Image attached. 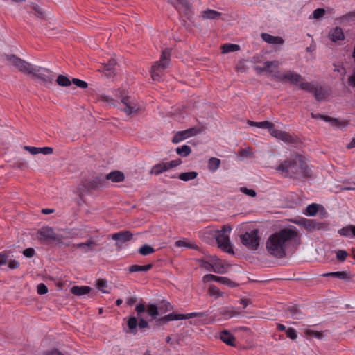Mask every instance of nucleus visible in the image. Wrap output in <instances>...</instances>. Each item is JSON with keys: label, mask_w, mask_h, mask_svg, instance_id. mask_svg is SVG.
<instances>
[{"label": "nucleus", "mask_w": 355, "mask_h": 355, "mask_svg": "<svg viewBox=\"0 0 355 355\" xmlns=\"http://www.w3.org/2000/svg\"><path fill=\"white\" fill-rule=\"evenodd\" d=\"M298 85L301 89L305 90V91L311 92V93H313L315 88L316 87L313 84L305 81L303 78H302V80L300 82Z\"/></svg>", "instance_id": "33"}, {"label": "nucleus", "mask_w": 355, "mask_h": 355, "mask_svg": "<svg viewBox=\"0 0 355 355\" xmlns=\"http://www.w3.org/2000/svg\"><path fill=\"white\" fill-rule=\"evenodd\" d=\"M307 336H314L318 339H322L323 338V334L321 331H317L312 329H308L305 332Z\"/></svg>", "instance_id": "51"}, {"label": "nucleus", "mask_w": 355, "mask_h": 355, "mask_svg": "<svg viewBox=\"0 0 355 355\" xmlns=\"http://www.w3.org/2000/svg\"><path fill=\"white\" fill-rule=\"evenodd\" d=\"M96 243L93 240H89L85 243H80L78 244H75L74 247L76 248H83L85 252H87L88 251H91L93 250V246L96 245Z\"/></svg>", "instance_id": "28"}, {"label": "nucleus", "mask_w": 355, "mask_h": 355, "mask_svg": "<svg viewBox=\"0 0 355 355\" xmlns=\"http://www.w3.org/2000/svg\"><path fill=\"white\" fill-rule=\"evenodd\" d=\"M104 182V179H101L100 177H96L92 180L90 185L89 186L86 185V182H83V184L79 187V195L82 196L83 193L88 192L90 189H95L101 186Z\"/></svg>", "instance_id": "14"}, {"label": "nucleus", "mask_w": 355, "mask_h": 355, "mask_svg": "<svg viewBox=\"0 0 355 355\" xmlns=\"http://www.w3.org/2000/svg\"><path fill=\"white\" fill-rule=\"evenodd\" d=\"M37 291L40 295H44L48 292V288L44 284L40 283L37 285Z\"/></svg>", "instance_id": "56"}, {"label": "nucleus", "mask_w": 355, "mask_h": 355, "mask_svg": "<svg viewBox=\"0 0 355 355\" xmlns=\"http://www.w3.org/2000/svg\"><path fill=\"white\" fill-rule=\"evenodd\" d=\"M240 190L244 194L251 197H255L257 195V193L254 189H248L246 187H241Z\"/></svg>", "instance_id": "53"}, {"label": "nucleus", "mask_w": 355, "mask_h": 355, "mask_svg": "<svg viewBox=\"0 0 355 355\" xmlns=\"http://www.w3.org/2000/svg\"><path fill=\"white\" fill-rule=\"evenodd\" d=\"M96 286L98 290L101 291L104 293H109L108 291L105 290L107 287V282L105 279H100L96 282Z\"/></svg>", "instance_id": "45"}, {"label": "nucleus", "mask_w": 355, "mask_h": 355, "mask_svg": "<svg viewBox=\"0 0 355 355\" xmlns=\"http://www.w3.org/2000/svg\"><path fill=\"white\" fill-rule=\"evenodd\" d=\"M239 49L240 46L238 44H225L222 46L223 53H224L237 51Z\"/></svg>", "instance_id": "41"}, {"label": "nucleus", "mask_w": 355, "mask_h": 355, "mask_svg": "<svg viewBox=\"0 0 355 355\" xmlns=\"http://www.w3.org/2000/svg\"><path fill=\"white\" fill-rule=\"evenodd\" d=\"M231 230L230 226L223 225L220 230H216L214 234L218 247L227 253L234 252L227 234Z\"/></svg>", "instance_id": "6"}, {"label": "nucleus", "mask_w": 355, "mask_h": 355, "mask_svg": "<svg viewBox=\"0 0 355 355\" xmlns=\"http://www.w3.org/2000/svg\"><path fill=\"white\" fill-rule=\"evenodd\" d=\"M138 324L137 318L136 317H130L128 321V327L130 332H134L136 330Z\"/></svg>", "instance_id": "47"}, {"label": "nucleus", "mask_w": 355, "mask_h": 355, "mask_svg": "<svg viewBox=\"0 0 355 355\" xmlns=\"http://www.w3.org/2000/svg\"><path fill=\"white\" fill-rule=\"evenodd\" d=\"M213 272L218 274H223L225 272L224 266L219 261L213 263Z\"/></svg>", "instance_id": "48"}, {"label": "nucleus", "mask_w": 355, "mask_h": 355, "mask_svg": "<svg viewBox=\"0 0 355 355\" xmlns=\"http://www.w3.org/2000/svg\"><path fill=\"white\" fill-rule=\"evenodd\" d=\"M313 94L318 101H323L326 98V92L321 87H316Z\"/></svg>", "instance_id": "42"}, {"label": "nucleus", "mask_w": 355, "mask_h": 355, "mask_svg": "<svg viewBox=\"0 0 355 355\" xmlns=\"http://www.w3.org/2000/svg\"><path fill=\"white\" fill-rule=\"evenodd\" d=\"M7 60L16 68H17L19 71L28 75L31 74L34 66H33L31 63L21 59L15 55H8Z\"/></svg>", "instance_id": "10"}, {"label": "nucleus", "mask_w": 355, "mask_h": 355, "mask_svg": "<svg viewBox=\"0 0 355 355\" xmlns=\"http://www.w3.org/2000/svg\"><path fill=\"white\" fill-rule=\"evenodd\" d=\"M200 266L204 268L205 270L208 271H213V264L209 263L208 261L200 260Z\"/></svg>", "instance_id": "58"}, {"label": "nucleus", "mask_w": 355, "mask_h": 355, "mask_svg": "<svg viewBox=\"0 0 355 355\" xmlns=\"http://www.w3.org/2000/svg\"><path fill=\"white\" fill-rule=\"evenodd\" d=\"M116 96H119L121 102L125 105L122 110L128 115L137 114L140 110L141 106L137 101L125 94V92L121 90L116 91Z\"/></svg>", "instance_id": "7"}, {"label": "nucleus", "mask_w": 355, "mask_h": 355, "mask_svg": "<svg viewBox=\"0 0 355 355\" xmlns=\"http://www.w3.org/2000/svg\"><path fill=\"white\" fill-rule=\"evenodd\" d=\"M71 83H73L76 86L81 89H86L88 87V84L85 81L78 78H73Z\"/></svg>", "instance_id": "50"}, {"label": "nucleus", "mask_w": 355, "mask_h": 355, "mask_svg": "<svg viewBox=\"0 0 355 355\" xmlns=\"http://www.w3.org/2000/svg\"><path fill=\"white\" fill-rule=\"evenodd\" d=\"M40 85L49 87L55 80V74L47 68L34 67L31 74Z\"/></svg>", "instance_id": "5"}, {"label": "nucleus", "mask_w": 355, "mask_h": 355, "mask_svg": "<svg viewBox=\"0 0 355 355\" xmlns=\"http://www.w3.org/2000/svg\"><path fill=\"white\" fill-rule=\"evenodd\" d=\"M171 50L165 49L162 51L160 60L154 63L151 67V76L153 80H159L164 71L170 64Z\"/></svg>", "instance_id": "3"}, {"label": "nucleus", "mask_w": 355, "mask_h": 355, "mask_svg": "<svg viewBox=\"0 0 355 355\" xmlns=\"http://www.w3.org/2000/svg\"><path fill=\"white\" fill-rule=\"evenodd\" d=\"M261 37L263 41L268 44H282L284 43V40L281 37L273 36L268 33H261Z\"/></svg>", "instance_id": "19"}, {"label": "nucleus", "mask_w": 355, "mask_h": 355, "mask_svg": "<svg viewBox=\"0 0 355 355\" xmlns=\"http://www.w3.org/2000/svg\"><path fill=\"white\" fill-rule=\"evenodd\" d=\"M39 240L56 241L60 242L62 238L57 235L52 227L46 226L42 227L37 232Z\"/></svg>", "instance_id": "11"}, {"label": "nucleus", "mask_w": 355, "mask_h": 355, "mask_svg": "<svg viewBox=\"0 0 355 355\" xmlns=\"http://www.w3.org/2000/svg\"><path fill=\"white\" fill-rule=\"evenodd\" d=\"M133 234L130 231H121L112 235V239L116 241V245L119 246L121 243L130 241Z\"/></svg>", "instance_id": "13"}, {"label": "nucleus", "mask_w": 355, "mask_h": 355, "mask_svg": "<svg viewBox=\"0 0 355 355\" xmlns=\"http://www.w3.org/2000/svg\"><path fill=\"white\" fill-rule=\"evenodd\" d=\"M168 1L179 11L186 14L191 12V5L187 0H168Z\"/></svg>", "instance_id": "15"}, {"label": "nucleus", "mask_w": 355, "mask_h": 355, "mask_svg": "<svg viewBox=\"0 0 355 355\" xmlns=\"http://www.w3.org/2000/svg\"><path fill=\"white\" fill-rule=\"evenodd\" d=\"M208 294L215 298H218L219 297L223 296V293L220 292L219 288L216 286L211 285L209 288Z\"/></svg>", "instance_id": "44"}, {"label": "nucleus", "mask_w": 355, "mask_h": 355, "mask_svg": "<svg viewBox=\"0 0 355 355\" xmlns=\"http://www.w3.org/2000/svg\"><path fill=\"white\" fill-rule=\"evenodd\" d=\"M92 288L89 286H74L71 288V292L75 295L80 296L89 293Z\"/></svg>", "instance_id": "24"}, {"label": "nucleus", "mask_w": 355, "mask_h": 355, "mask_svg": "<svg viewBox=\"0 0 355 355\" xmlns=\"http://www.w3.org/2000/svg\"><path fill=\"white\" fill-rule=\"evenodd\" d=\"M220 339L223 342L226 343L227 345L230 346H234V340L235 338L234 336L231 334L228 331L224 330L220 333Z\"/></svg>", "instance_id": "23"}, {"label": "nucleus", "mask_w": 355, "mask_h": 355, "mask_svg": "<svg viewBox=\"0 0 355 355\" xmlns=\"http://www.w3.org/2000/svg\"><path fill=\"white\" fill-rule=\"evenodd\" d=\"M348 254L345 250H340L336 253V257L340 261H344L346 259Z\"/></svg>", "instance_id": "59"}, {"label": "nucleus", "mask_w": 355, "mask_h": 355, "mask_svg": "<svg viewBox=\"0 0 355 355\" xmlns=\"http://www.w3.org/2000/svg\"><path fill=\"white\" fill-rule=\"evenodd\" d=\"M105 180H111L113 182H121L125 180V175L121 171H114L107 174Z\"/></svg>", "instance_id": "20"}, {"label": "nucleus", "mask_w": 355, "mask_h": 355, "mask_svg": "<svg viewBox=\"0 0 355 355\" xmlns=\"http://www.w3.org/2000/svg\"><path fill=\"white\" fill-rule=\"evenodd\" d=\"M273 78L277 81L297 85L302 80V76L293 71H288L285 73H275Z\"/></svg>", "instance_id": "9"}, {"label": "nucleus", "mask_w": 355, "mask_h": 355, "mask_svg": "<svg viewBox=\"0 0 355 355\" xmlns=\"http://www.w3.org/2000/svg\"><path fill=\"white\" fill-rule=\"evenodd\" d=\"M146 311L148 315H150L152 319H156L159 315L158 306L155 304H148L146 309Z\"/></svg>", "instance_id": "31"}, {"label": "nucleus", "mask_w": 355, "mask_h": 355, "mask_svg": "<svg viewBox=\"0 0 355 355\" xmlns=\"http://www.w3.org/2000/svg\"><path fill=\"white\" fill-rule=\"evenodd\" d=\"M198 176V173L196 171H190L182 173L179 175V178L182 181H189L195 179Z\"/></svg>", "instance_id": "37"}, {"label": "nucleus", "mask_w": 355, "mask_h": 355, "mask_svg": "<svg viewBox=\"0 0 355 355\" xmlns=\"http://www.w3.org/2000/svg\"><path fill=\"white\" fill-rule=\"evenodd\" d=\"M168 170L166 162H160L153 166L150 173V174L158 175Z\"/></svg>", "instance_id": "26"}, {"label": "nucleus", "mask_w": 355, "mask_h": 355, "mask_svg": "<svg viewBox=\"0 0 355 355\" xmlns=\"http://www.w3.org/2000/svg\"><path fill=\"white\" fill-rule=\"evenodd\" d=\"M323 276L324 277H336L340 279H349V277L348 276V274L345 271H338V272H332L324 274Z\"/></svg>", "instance_id": "32"}, {"label": "nucleus", "mask_w": 355, "mask_h": 355, "mask_svg": "<svg viewBox=\"0 0 355 355\" xmlns=\"http://www.w3.org/2000/svg\"><path fill=\"white\" fill-rule=\"evenodd\" d=\"M182 314H175L172 313L159 318L157 320V323L158 324H162L168 321L182 320Z\"/></svg>", "instance_id": "25"}, {"label": "nucleus", "mask_w": 355, "mask_h": 355, "mask_svg": "<svg viewBox=\"0 0 355 355\" xmlns=\"http://www.w3.org/2000/svg\"><path fill=\"white\" fill-rule=\"evenodd\" d=\"M176 153L182 157H187L191 153V148L188 145H183L176 148Z\"/></svg>", "instance_id": "40"}, {"label": "nucleus", "mask_w": 355, "mask_h": 355, "mask_svg": "<svg viewBox=\"0 0 355 355\" xmlns=\"http://www.w3.org/2000/svg\"><path fill=\"white\" fill-rule=\"evenodd\" d=\"M153 268V264H147L144 266L139 265H132L129 267L128 271L130 272H147Z\"/></svg>", "instance_id": "29"}, {"label": "nucleus", "mask_w": 355, "mask_h": 355, "mask_svg": "<svg viewBox=\"0 0 355 355\" xmlns=\"http://www.w3.org/2000/svg\"><path fill=\"white\" fill-rule=\"evenodd\" d=\"M187 138H189L188 134L185 130L179 131L173 137L172 142L173 144H178Z\"/></svg>", "instance_id": "36"}, {"label": "nucleus", "mask_w": 355, "mask_h": 355, "mask_svg": "<svg viewBox=\"0 0 355 355\" xmlns=\"http://www.w3.org/2000/svg\"><path fill=\"white\" fill-rule=\"evenodd\" d=\"M210 281H215L220 284L227 285L230 287H235L237 286L236 283L225 277H220L211 274L206 275L203 277L204 282H208Z\"/></svg>", "instance_id": "12"}, {"label": "nucleus", "mask_w": 355, "mask_h": 355, "mask_svg": "<svg viewBox=\"0 0 355 355\" xmlns=\"http://www.w3.org/2000/svg\"><path fill=\"white\" fill-rule=\"evenodd\" d=\"M277 170L282 171L286 178L300 179L311 176V170L307 166L305 157L299 154L284 161Z\"/></svg>", "instance_id": "2"}, {"label": "nucleus", "mask_w": 355, "mask_h": 355, "mask_svg": "<svg viewBox=\"0 0 355 355\" xmlns=\"http://www.w3.org/2000/svg\"><path fill=\"white\" fill-rule=\"evenodd\" d=\"M239 312L236 311L234 308H223L220 311V314L225 318H232L239 315Z\"/></svg>", "instance_id": "30"}, {"label": "nucleus", "mask_w": 355, "mask_h": 355, "mask_svg": "<svg viewBox=\"0 0 355 355\" xmlns=\"http://www.w3.org/2000/svg\"><path fill=\"white\" fill-rule=\"evenodd\" d=\"M254 124L257 128L268 129L272 137L286 144H295L296 141L295 139L286 132L275 129L274 124L271 122L264 121L256 122Z\"/></svg>", "instance_id": "4"}, {"label": "nucleus", "mask_w": 355, "mask_h": 355, "mask_svg": "<svg viewBox=\"0 0 355 355\" xmlns=\"http://www.w3.org/2000/svg\"><path fill=\"white\" fill-rule=\"evenodd\" d=\"M155 249L149 245L145 244L139 249V252L143 256H147L153 254Z\"/></svg>", "instance_id": "43"}, {"label": "nucleus", "mask_w": 355, "mask_h": 355, "mask_svg": "<svg viewBox=\"0 0 355 355\" xmlns=\"http://www.w3.org/2000/svg\"><path fill=\"white\" fill-rule=\"evenodd\" d=\"M116 62L114 59H110L109 62L98 69L100 72L103 73L107 77L112 76L114 74V67Z\"/></svg>", "instance_id": "16"}, {"label": "nucleus", "mask_w": 355, "mask_h": 355, "mask_svg": "<svg viewBox=\"0 0 355 355\" xmlns=\"http://www.w3.org/2000/svg\"><path fill=\"white\" fill-rule=\"evenodd\" d=\"M181 163H182L181 159H177L175 160H173V161H171L169 162H166V164H167L168 168L169 170V169H171L172 168H174V167H176V166H179Z\"/></svg>", "instance_id": "61"}, {"label": "nucleus", "mask_w": 355, "mask_h": 355, "mask_svg": "<svg viewBox=\"0 0 355 355\" xmlns=\"http://www.w3.org/2000/svg\"><path fill=\"white\" fill-rule=\"evenodd\" d=\"M299 239L296 230L291 228H284L269 236L266 243L268 252L277 258L286 257V250L293 243Z\"/></svg>", "instance_id": "1"}, {"label": "nucleus", "mask_w": 355, "mask_h": 355, "mask_svg": "<svg viewBox=\"0 0 355 355\" xmlns=\"http://www.w3.org/2000/svg\"><path fill=\"white\" fill-rule=\"evenodd\" d=\"M222 14L216 10L207 9L201 12L200 17L203 19H218Z\"/></svg>", "instance_id": "21"}, {"label": "nucleus", "mask_w": 355, "mask_h": 355, "mask_svg": "<svg viewBox=\"0 0 355 355\" xmlns=\"http://www.w3.org/2000/svg\"><path fill=\"white\" fill-rule=\"evenodd\" d=\"M279 65V62L277 60L267 61L263 63L265 71L272 74V76L275 73H280L277 71Z\"/></svg>", "instance_id": "18"}, {"label": "nucleus", "mask_w": 355, "mask_h": 355, "mask_svg": "<svg viewBox=\"0 0 355 355\" xmlns=\"http://www.w3.org/2000/svg\"><path fill=\"white\" fill-rule=\"evenodd\" d=\"M220 160L216 157H211L208 161V168L209 171L214 172L220 166Z\"/></svg>", "instance_id": "34"}, {"label": "nucleus", "mask_w": 355, "mask_h": 355, "mask_svg": "<svg viewBox=\"0 0 355 355\" xmlns=\"http://www.w3.org/2000/svg\"><path fill=\"white\" fill-rule=\"evenodd\" d=\"M287 314L290 315L292 319L302 320L303 319L302 314L297 306H293L288 307L286 310Z\"/></svg>", "instance_id": "27"}, {"label": "nucleus", "mask_w": 355, "mask_h": 355, "mask_svg": "<svg viewBox=\"0 0 355 355\" xmlns=\"http://www.w3.org/2000/svg\"><path fill=\"white\" fill-rule=\"evenodd\" d=\"M20 263L17 260H10L8 262V268L10 269H17L19 267Z\"/></svg>", "instance_id": "64"}, {"label": "nucleus", "mask_w": 355, "mask_h": 355, "mask_svg": "<svg viewBox=\"0 0 355 355\" xmlns=\"http://www.w3.org/2000/svg\"><path fill=\"white\" fill-rule=\"evenodd\" d=\"M32 9L35 12V15L40 18V19H44L45 18V12L43 11V10L41 8L40 6L37 4L33 3L31 6Z\"/></svg>", "instance_id": "46"}, {"label": "nucleus", "mask_w": 355, "mask_h": 355, "mask_svg": "<svg viewBox=\"0 0 355 355\" xmlns=\"http://www.w3.org/2000/svg\"><path fill=\"white\" fill-rule=\"evenodd\" d=\"M183 318L182 320L185 319H190L193 318L194 317H204L205 315V313L202 312H195V313H191L187 314H182Z\"/></svg>", "instance_id": "52"}, {"label": "nucleus", "mask_w": 355, "mask_h": 355, "mask_svg": "<svg viewBox=\"0 0 355 355\" xmlns=\"http://www.w3.org/2000/svg\"><path fill=\"white\" fill-rule=\"evenodd\" d=\"M23 254L28 258H31L35 255V250L32 248H26L23 251Z\"/></svg>", "instance_id": "62"}, {"label": "nucleus", "mask_w": 355, "mask_h": 355, "mask_svg": "<svg viewBox=\"0 0 355 355\" xmlns=\"http://www.w3.org/2000/svg\"><path fill=\"white\" fill-rule=\"evenodd\" d=\"M306 214L309 216H315L318 211V206L316 204L309 205L306 207Z\"/></svg>", "instance_id": "49"}, {"label": "nucleus", "mask_w": 355, "mask_h": 355, "mask_svg": "<svg viewBox=\"0 0 355 355\" xmlns=\"http://www.w3.org/2000/svg\"><path fill=\"white\" fill-rule=\"evenodd\" d=\"M325 14L324 8H317L313 12V17L314 19H320Z\"/></svg>", "instance_id": "54"}, {"label": "nucleus", "mask_w": 355, "mask_h": 355, "mask_svg": "<svg viewBox=\"0 0 355 355\" xmlns=\"http://www.w3.org/2000/svg\"><path fill=\"white\" fill-rule=\"evenodd\" d=\"M158 306L159 313H165L166 312L173 309V306L166 300H162L160 302Z\"/></svg>", "instance_id": "38"}, {"label": "nucleus", "mask_w": 355, "mask_h": 355, "mask_svg": "<svg viewBox=\"0 0 355 355\" xmlns=\"http://www.w3.org/2000/svg\"><path fill=\"white\" fill-rule=\"evenodd\" d=\"M286 334L287 337L292 340H295L297 337L296 331L293 328H288L286 331Z\"/></svg>", "instance_id": "55"}, {"label": "nucleus", "mask_w": 355, "mask_h": 355, "mask_svg": "<svg viewBox=\"0 0 355 355\" xmlns=\"http://www.w3.org/2000/svg\"><path fill=\"white\" fill-rule=\"evenodd\" d=\"M56 83L61 87H69L71 85V80L64 75H59L56 79Z\"/></svg>", "instance_id": "39"}, {"label": "nucleus", "mask_w": 355, "mask_h": 355, "mask_svg": "<svg viewBox=\"0 0 355 355\" xmlns=\"http://www.w3.org/2000/svg\"><path fill=\"white\" fill-rule=\"evenodd\" d=\"M24 148L28 151L31 155H35L38 154V147L25 146Z\"/></svg>", "instance_id": "63"}, {"label": "nucleus", "mask_w": 355, "mask_h": 355, "mask_svg": "<svg viewBox=\"0 0 355 355\" xmlns=\"http://www.w3.org/2000/svg\"><path fill=\"white\" fill-rule=\"evenodd\" d=\"M329 37L332 42H336L338 41L343 40L345 39V35L341 28L336 27L329 31Z\"/></svg>", "instance_id": "17"}, {"label": "nucleus", "mask_w": 355, "mask_h": 355, "mask_svg": "<svg viewBox=\"0 0 355 355\" xmlns=\"http://www.w3.org/2000/svg\"><path fill=\"white\" fill-rule=\"evenodd\" d=\"M338 232L340 236L347 238L355 237V225H347L340 229Z\"/></svg>", "instance_id": "22"}, {"label": "nucleus", "mask_w": 355, "mask_h": 355, "mask_svg": "<svg viewBox=\"0 0 355 355\" xmlns=\"http://www.w3.org/2000/svg\"><path fill=\"white\" fill-rule=\"evenodd\" d=\"M311 116L313 119H320L327 122H334L336 125H339V121L337 119L331 118L328 116H324L320 114H314L313 112L311 114Z\"/></svg>", "instance_id": "35"}, {"label": "nucleus", "mask_w": 355, "mask_h": 355, "mask_svg": "<svg viewBox=\"0 0 355 355\" xmlns=\"http://www.w3.org/2000/svg\"><path fill=\"white\" fill-rule=\"evenodd\" d=\"M240 239L242 244L248 249L256 250L259 246L260 243L259 230L257 229H254L250 232H246L245 234L240 236Z\"/></svg>", "instance_id": "8"}, {"label": "nucleus", "mask_w": 355, "mask_h": 355, "mask_svg": "<svg viewBox=\"0 0 355 355\" xmlns=\"http://www.w3.org/2000/svg\"><path fill=\"white\" fill-rule=\"evenodd\" d=\"M186 132L188 134V137H190L191 136H195L200 132V130L197 128H191L185 130Z\"/></svg>", "instance_id": "60"}, {"label": "nucleus", "mask_w": 355, "mask_h": 355, "mask_svg": "<svg viewBox=\"0 0 355 355\" xmlns=\"http://www.w3.org/2000/svg\"><path fill=\"white\" fill-rule=\"evenodd\" d=\"M53 152V149L51 147H42L39 148L38 147V154L42 153L44 155H51Z\"/></svg>", "instance_id": "57"}]
</instances>
